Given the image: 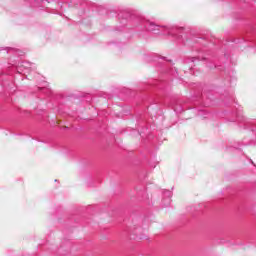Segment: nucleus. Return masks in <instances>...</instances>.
Instances as JSON below:
<instances>
[{"instance_id":"f257e3e1","label":"nucleus","mask_w":256,"mask_h":256,"mask_svg":"<svg viewBox=\"0 0 256 256\" xmlns=\"http://www.w3.org/2000/svg\"><path fill=\"white\" fill-rule=\"evenodd\" d=\"M118 19H135V22L138 25H141V27H144L146 31H149L150 33H154V35H172L173 37H181V34L183 31H185V28L183 27H177V26H161L155 24V22H152L151 20H147L143 18L142 16L136 17L135 15L131 14L129 11H122L118 14Z\"/></svg>"},{"instance_id":"f03ea898","label":"nucleus","mask_w":256,"mask_h":256,"mask_svg":"<svg viewBox=\"0 0 256 256\" xmlns=\"http://www.w3.org/2000/svg\"><path fill=\"white\" fill-rule=\"evenodd\" d=\"M164 197H167L163 200V206L169 207L171 205V197H173V193L169 190L164 191Z\"/></svg>"},{"instance_id":"7ed1b4c3","label":"nucleus","mask_w":256,"mask_h":256,"mask_svg":"<svg viewBox=\"0 0 256 256\" xmlns=\"http://www.w3.org/2000/svg\"><path fill=\"white\" fill-rule=\"evenodd\" d=\"M195 61H207V57L198 56L186 59V63H195Z\"/></svg>"},{"instance_id":"20e7f679","label":"nucleus","mask_w":256,"mask_h":256,"mask_svg":"<svg viewBox=\"0 0 256 256\" xmlns=\"http://www.w3.org/2000/svg\"><path fill=\"white\" fill-rule=\"evenodd\" d=\"M245 128L250 129L251 131H255L256 129V120L255 121H250L245 123Z\"/></svg>"},{"instance_id":"39448f33","label":"nucleus","mask_w":256,"mask_h":256,"mask_svg":"<svg viewBox=\"0 0 256 256\" xmlns=\"http://www.w3.org/2000/svg\"><path fill=\"white\" fill-rule=\"evenodd\" d=\"M192 41H193L194 43H199L200 45H204V43H205V38H203V37H198V36H194V37L192 38Z\"/></svg>"},{"instance_id":"423d86ee","label":"nucleus","mask_w":256,"mask_h":256,"mask_svg":"<svg viewBox=\"0 0 256 256\" xmlns=\"http://www.w3.org/2000/svg\"><path fill=\"white\" fill-rule=\"evenodd\" d=\"M30 66H31V64H29V62H22V63L18 66L17 71H18V73H20V71H23V69H22L21 67H30Z\"/></svg>"},{"instance_id":"0eeeda50","label":"nucleus","mask_w":256,"mask_h":256,"mask_svg":"<svg viewBox=\"0 0 256 256\" xmlns=\"http://www.w3.org/2000/svg\"><path fill=\"white\" fill-rule=\"evenodd\" d=\"M6 51H7V53H10V51H12L16 55H19V52H20L19 50L15 49V48H11V47H7Z\"/></svg>"},{"instance_id":"6e6552de","label":"nucleus","mask_w":256,"mask_h":256,"mask_svg":"<svg viewBox=\"0 0 256 256\" xmlns=\"http://www.w3.org/2000/svg\"><path fill=\"white\" fill-rule=\"evenodd\" d=\"M203 113H204V111L201 110V111H199V114H198V115H203Z\"/></svg>"},{"instance_id":"1a4fd4ad","label":"nucleus","mask_w":256,"mask_h":256,"mask_svg":"<svg viewBox=\"0 0 256 256\" xmlns=\"http://www.w3.org/2000/svg\"><path fill=\"white\" fill-rule=\"evenodd\" d=\"M244 40L249 41V38H248V37H246V38H244Z\"/></svg>"},{"instance_id":"9d476101","label":"nucleus","mask_w":256,"mask_h":256,"mask_svg":"<svg viewBox=\"0 0 256 256\" xmlns=\"http://www.w3.org/2000/svg\"><path fill=\"white\" fill-rule=\"evenodd\" d=\"M209 68L211 69V68H213V66H209Z\"/></svg>"},{"instance_id":"9b49d317","label":"nucleus","mask_w":256,"mask_h":256,"mask_svg":"<svg viewBox=\"0 0 256 256\" xmlns=\"http://www.w3.org/2000/svg\"><path fill=\"white\" fill-rule=\"evenodd\" d=\"M204 119H207V116H204Z\"/></svg>"},{"instance_id":"f8f14e48","label":"nucleus","mask_w":256,"mask_h":256,"mask_svg":"<svg viewBox=\"0 0 256 256\" xmlns=\"http://www.w3.org/2000/svg\"><path fill=\"white\" fill-rule=\"evenodd\" d=\"M205 115H209V114L205 113Z\"/></svg>"}]
</instances>
